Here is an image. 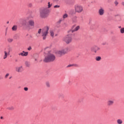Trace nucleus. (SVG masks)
<instances>
[{
	"label": "nucleus",
	"mask_w": 124,
	"mask_h": 124,
	"mask_svg": "<svg viewBox=\"0 0 124 124\" xmlns=\"http://www.w3.org/2000/svg\"><path fill=\"white\" fill-rule=\"evenodd\" d=\"M22 26L26 30H31L34 27V20L30 19L28 22H27L26 20H24L22 23Z\"/></svg>",
	"instance_id": "nucleus-1"
},
{
	"label": "nucleus",
	"mask_w": 124,
	"mask_h": 124,
	"mask_svg": "<svg viewBox=\"0 0 124 124\" xmlns=\"http://www.w3.org/2000/svg\"><path fill=\"white\" fill-rule=\"evenodd\" d=\"M56 60V56L54 54L49 52L45 56V59H44V62H54Z\"/></svg>",
	"instance_id": "nucleus-2"
},
{
	"label": "nucleus",
	"mask_w": 124,
	"mask_h": 124,
	"mask_svg": "<svg viewBox=\"0 0 124 124\" xmlns=\"http://www.w3.org/2000/svg\"><path fill=\"white\" fill-rule=\"evenodd\" d=\"M49 9L47 8H42L40 9V17L43 19H45L48 17Z\"/></svg>",
	"instance_id": "nucleus-3"
},
{
	"label": "nucleus",
	"mask_w": 124,
	"mask_h": 124,
	"mask_svg": "<svg viewBox=\"0 0 124 124\" xmlns=\"http://www.w3.org/2000/svg\"><path fill=\"white\" fill-rule=\"evenodd\" d=\"M48 31H49V28L48 27H45L42 30L41 29H39L38 33L40 34L42 32V36L43 40L46 39V37L48 34Z\"/></svg>",
	"instance_id": "nucleus-4"
},
{
	"label": "nucleus",
	"mask_w": 124,
	"mask_h": 124,
	"mask_svg": "<svg viewBox=\"0 0 124 124\" xmlns=\"http://www.w3.org/2000/svg\"><path fill=\"white\" fill-rule=\"evenodd\" d=\"M63 41L66 43V44H69L72 42V34H69L63 38Z\"/></svg>",
	"instance_id": "nucleus-5"
},
{
	"label": "nucleus",
	"mask_w": 124,
	"mask_h": 124,
	"mask_svg": "<svg viewBox=\"0 0 124 124\" xmlns=\"http://www.w3.org/2000/svg\"><path fill=\"white\" fill-rule=\"evenodd\" d=\"M69 48L68 47H65L64 49L58 50L56 52L57 55H59V56H63V55H65L68 52Z\"/></svg>",
	"instance_id": "nucleus-6"
},
{
	"label": "nucleus",
	"mask_w": 124,
	"mask_h": 124,
	"mask_svg": "<svg viewBox=\"0 0 124 124\" xmlns=\"http://www.w3.org/2000/svg\"><path fill=\"white\" fill-rule=\"evenodd\" d=\"M79 30H80V26H77L76 27V25H74L72 26L71 30L68 31V33H69V34H71L72 33H73V32H75V31H78Z\"/></svg>",
	"instance_id": "nucleus-7"
},
{
	"label": "nucleus",
	"mask_w": 124,
	"mask_h": 124,
	"mask_svg": "<svg viewBox=\"0 0 124 124\" xmlns=\"http://www.w3.org/2000/svg\"><path fill=\"white\" fill-rule=\"evenodd\" d=\"M83 7L81 5H77L75 6V11L76 13H82Z\"/></svg>",
	"instance_id": "nucleus-8"
},
{
	"label": "nucleus",
	"mask_w": 124,
	"mask_h": 124,
	"mask_svg": "<svg viewBox=\"0 0 124 124\" xmlns=\"http://www.w3.org/2000/svg\"><path fill=\"white\" fill-rule=\"evenodd\" d=\"M99 50H100V47L97 46H92L91 48V51L93 53H97V51H99Z\"/></svg>",
	"instance_id": "nucleus-9"
},
{
	"label": "nucleus",
	"mask_w": 124,
	"mask_h": 124,
	"mask_svg": "<svg viewBox=\"0 0 124 124\" xmlns=\"http://www.w3.org/2000/svg\"><path fill=\"white\" fill-rule=\"evenodd\" d=\"M16 71L18 73H21V72H22V71H24V68H23V66L16 67Z\"/></svg>",
	"instance_id": "nucleus-10"
},
{
	"label": "nucleus",
	"mask_w": 124,
	"mask_h": 124,
	"mask_svg": "<svg viewBox=\"0 0 124 124\" xmlns=\"http://www.w3.org/2000/svg\"><path fill=\"white\" fill-rule=\"evenodd\" d=\"M114 100H108L107 102V106L108 107H111V106H113V105H114Z\"/></svg>",
	"instance_id": "nucleus-11"
},
{
	"label": "nucleus",
	"mask_w": 124,
	"mask_h": 124,
	"mask_svg": "<svg viewBox=\"0 0 124 124\" xmlns=\"http://www.w3.org/2000/svg\"><path fill=\"white\" fill-rule=\"evenodd\" d=\"M98 13L100 16H102V15H104V13H105L104 9L102 7H101L98 10Z\"/></svg>",
	"instance_id": "nucleus-12"
},
{
	"label": "nucleus",
	"mask_w": 124,
	"mask_h": 124,
	"mask_svg": "<svg viewBox=\"0 0 124 124\" xmlns=\"http://www.w3.org/2000/svg\"><path fill=\"white\" fill-rule=\"evenodd\" d=\"M29 54L28 52L22 51V52L18 54L19 56H22V57H27Z\"/></svg>",
	"instance_id": "nucleus-13"
},
{
	"label": "nucleus",
	"mask_w": 124,
	"mask_h": 124,
	"mask_svg": "<svg viewBox=\"0 0 124 124\" xmlns=\"http://www.w3.org/2000/svg\"><path fill=\"white\" fill-rule=\"evenodd\" d=\"M78 17L77 16H74L72 18V21L73 23H77V19Z\"/></svg>",
	"instance_id": "nucleus-14"
},
{
	"label": "nucleus",
	"mask_w": 124,
	"mask_h": 124,
	"mask_svg": "<svg viewBox=\"0 0 124 124\" xmlns=\"http://www.w3.org/2000/svg\"><path fill=\"white\" fill-rule=\"evenodd\" d=\"M9 52L8 53H7V52L6 51H4V56H3V59L4 60H5V59H6V58H7V56H8V55H9Z\"/></svg>",
	"instance_id": "nucleus-15"
},
{
	"label": "nucleus",
	"mask_w": 124,
	"mask_h": 124,
	"mask_svg": "<svg viewBox=\"0 0 124 124\" xmlns=\"http://www.w3.org/2000/svg\"><path fill=\"white\" fill-rule=\"evenodd\" d=\"M25 64L27 67H29V66H31V63L28 61L25 62Z\"/></svg>",
	"instance_id": "nucleus-16"
},
{
	"label": "nucleus",
	"mask_w": 124,
	"mask_h": 124,
	"mask_svg": "<svg viewBox=\"0 0 124 124\" xmlns=\"http://www.w3.org/2000/svg\"><path fill=\"white\" fill-rule=\"evenodd\" d=\"M13 38H8L7 39V42H8V43H12V42H13Z\"/></svg>",
	"instance_id": "nucleus-17"
},
{
	"label": "nucleus",
	"mask_w": 124,
	"mask_h": 124,
	"mask_svg": "<svg viewBox=\"0 0 124 124\" xmlns=\"http://www.w3.org/2000/svg\"><path fill=\"white\" fill-rule=\"evenodd\" d=\"M117 123L118 124H123V120L121 119H118L117 120Z\"/></svg>",
	"instance_id": "nucleus-18"
},
{
	"label": "nucleus",
	"mask_w": 124,
	"mask_h": 124,
	"mask_svg": "<svg viewBox=\"0 0 124 124\" xmlns=\"http://www.w3.org/2000/svg\"><path fill=\"white\" fill-rule=\"evenodd\" d=\"M95 60L97 61V62H99V61L101 60V57L100 56H97L95 58Z\"/></svg>",
	"instance_id": "nucleus-19"
},
{
	"label": "nucleus",
	"mask_w": 124,
	"mask_h": 124,
	"mask_svg": "<svg viewBox=\"0 0 124 124\" xmlns=\"http://www.w3.org/2000/svg\"><path fill=\"white\" fill-rule=\"evenodd\" d=\"M46 85L47 88H50V82L49 81H46Z\"/></svg>",
	"instance_id": "nucleus-20"
},
{
	"label": "nucleus",
	"mask_w": 124,
	"mask_h": 124,
	"mask_svg": "<svg viewBox=\"0 0 124 124\" xmlns=\"http://www.w3.org/2000/svg\"><path fill=\"white\" fill-rule=\"evenodd\" d=\"M52 4L50 2H48L47 3V8H50L51 6H52Z\"/></svg>",
	"instance_id": "nucleus-21"
},
{
	"label": "nucleus",
	"mask_w": 124,
	"mask_h": 124,
	"mask_svg": "<svg viewBox=\"0 0 124 124\" xmlns=\"http://www.w3.org/2000/svg\"><path fill=\"white\" fill-rule=\"evenodd\" d=\"M50 35L51 36H52V37H54V31L53 30H51L50 31Z\"/></svg>",
	"instance_id": "nucleus-22"
},
{
	"label": "nucleus",
	"mask_w": 124,
	"mask_h": 124,
	"mask_svg": "<svg viewBox=\"0 0 124 124\" xmlns=\"http://www.w3.org/2000/svg\"><path fill=\"white\" fill-rule=\"evenodd\" d=\"M12 31H17V26H14L12 28Z\"/></svg>",
	"instance_id": "nucleus-23"
},
{
	"label": "nucleus",
	"mask_w": 124,
	"mask_h": 124,
	"mask_svg": "<svg viewBox=\"0 0 124 124\" xmlns=\"http://www.w3.org/2000/svg\"><path fill=\"white\" fill-rule=\"evenodd\" d=\"M8 110H14V108L13 106L9 107L7 108Z\"/></svg>",
	"instance_id": "nucleus-24"
},
{
	"label": "nucleus",
	"mask_w": 124,
	"mask_h": 124,
	"mask_svg": "<svg viewBox=\"0 0 124 124\" xmlns=\"http://www.w3.org/2000/svg\"><path fill=\"white\" fill-rule=\"evenodd\" d=\"M120 32L121 33H124V27L121 28Z\"/></svg>",
	"instance_id": "nucleus-25"
},
{
	"label": "nucleus",
	"mask_w": 124,
	"mask_h": 124,
	"mask_svg": "<svg viewBox=\"0 0 124 124\" xmlns=\"http://www.w3.org/2000/svg\"><path fill=\"white\" fill-rule=\"evenodd\" d=\"M68 15L67 14H65L64 15H63V19H65V18H67Z\"/></svg>",
	"instance_id": "nucleus-26"
},
{
	"label": "nucleus",
	"mask_w": 124,
	"mask_h": 124,
	"mask_svg": "<svg viewBox=\"0 0 124 124\" xmlns=\"http://www.w3.org/2000/svg\"><path fill=\"white\" fill-rule=\"evenodd\" d=\"M60 6L59 5H56L54 6V8H60Z\"/></svg>",
	"instance_id": "nucleus-27"
},
{
	"label": "nucleus",
	"mask_w": 124,
	"mask_h": 124,
	"mask_svg": "<svg viewBox=\"0 0 124 124\" xmlns=\"http://www.w3.org/2000/svg\"><path fill=\"white\" fill-rule=\"evenodd\" d=\"M114 4H115V5L116 6H117V5H118L119 4V2H118V1H115L114 2Z\"/></svg>",
	"instance_id": "nucleus-28"
},
{
	"label": "nucleus",
	"mask_w": 124,
	"mask_h": 124,
	"mask_svg": "<svg viewBox=\"0 0 124 124\" xmlns=\"http://www.w3.org/2000/svg\"><path fill=\"white\" fill-rule=\"evenodd\" d=\"M73 66H75V67H78V64H72Z\"/></svg>",
	"instance_id": "nucleus-29"
},
{
	"label": "nucleus",
	"mask_w": 124,
	"mask_h": 124,
	"mask_svg": "<svg viewBox=\"0 0 124 124\" xmlns=\"http://www.w3.org/2000/svg\"><path fill=\"white\" fill-rule=\"evenodd\" d=\"M24 91H25L26 92L28 91V90H29V89L28 88V87H25L24 88Z\"/></svg>",
	"instance_id": "nucleus-30"
},
{
	"label": "nucleus",
	"mask_w": 124,
	"mask_h": 124,
	"mask_svg": "<svg viewBox=\"0 0 124 124\" xmlns=\"http://www.w3.org/2000/svg\"><path fill=\"white\" fill-rule=\"evenodd\" d=\"M31 46H29L28 48V50H29V51H31Z\"/></svg>",
	"instance_id": "nucleus-31"
},
{
	"label": "nucleus",
	"mask_w": 124,
	"mask_h": 124,
	"mask_svg": "<svg viewBox=\"0 0 124 124\" xmlns=\"http://www.w3.org/2000/svg\"><path fill=\"white\" fill-rule=\"evenodd\" d=\"M9 76V74H7L5 76V78H7V77H8Z\"/></svg>",
	"instance_id": "nucleus-32"
},
{
	"label": "nucleus",
	"mask_w": 124,
	"mask_h": 124,
	"mask_svg": "<svg viewBox=\"0 0 124 124\" xmlns=\"http://www.w3.org/2000/svg\"><path fill=\"white\" fill-rule=\"evenodd\" d=\"M71 66H73V65L72 64H70V65H68L67 66V67L68 68V67H71Z\"/></svg>",
	"instance_id": "nucleus-33"
},
{
	"label": "nucleus",
	"mask_w": 124,
	"mask_h": 124,
	"mask_svg": "<svg viewBox=\"0 0 124 124\" xmlns=\"http://www.w3.org/2000/svg\"><path fill=\"white\" fill-rule=\"evenodd\" d=\"M102 45H103V46L106 45V42L102 43Z\"/></svg>",
	"instance_id": "nucleus-34"
},
{
	"label": "nucleus",
	"mask_w": 124,
	"mask_h": 124,
	"mask_svg": "<svg viewBox=\"0 0 124 124\" xmlns=\"http://www.w3.org/2000/svg\"><path fill=\"white\" fill-rule=\"evenodd\" d=\"M38 61V58L37 57L36 58H35V62H37Z\"/></svg>",
	"instance_id": "nucleus-35"
},
{
	"label": "nucleus",
	"mask_w": 124,
	"mask_h": 124,
	"mask_svg": "<svg viewBox=\"0 0 124 124\" xmlns=\"http://www.w3.org/2000/svg\"><path fill=\"white\" fill-rule=\"evenodd\" d=\"M122 5H124V2H122Z\"/></svg>",
	"instance_id": "nucleus-36"
},
{
	"label": "nucleus",
	"mask_w": 124,
	"mask_h": 124,
	"mask_svg": "<svg viewBox=\"0 0 124 124\" xmlns=\"http://www.w3.org/2000/svg\"><path fill=\"white\" fill-rule=\"evenodd\" d=\"M0 119H1V120H2V119H3V117L2 116H1V117H0Z\"/></svg>",
	"instance_id": "nucleus-37"
},
{
	"label": "nucleus",
	"mask_w": 124,
	"mask_h": 124,
	"mask_svg": "<svg viewBox=\"0 0 124 124\" xmlns=\"http://www.w3.org/2000/svg\"><path fill=\"white\" fill-rule=\"evenodd\" d=\"M121 28H122V27L121 26L119 27V29H121Z\"/></svg>",
	"instance_id": "nucleus-38"
},
{
	"label": "nucleus",
	"mask_w": 124,
	"mask_h": 124,
	"mask_svg": "<svg viewBox=\"0 0 124 124\" xmlns=\"http://www.w3.org/2000/svg\"><path fill=\"white\" fill-rule=\"evenodd\" d=\"M55 1H59V0H55Z\"/></svg>",
	"instance_id": "nucleus-39"
},
{
	"label": "nucleus",
	"mask_w": 124,
	"mask_h": 124,
	"mask_svg": "<svg viewBox=\"0 0 124 124\" xmlns=\"http://www.w3.org/2000/svg\"><path fill=\"white\" fill-rule=\"evenodd\" d=\"M9 21H8L7 22V24H9Z\"/></svg>",
	"instance_id": "nucleus-40"
}]
</instances>
